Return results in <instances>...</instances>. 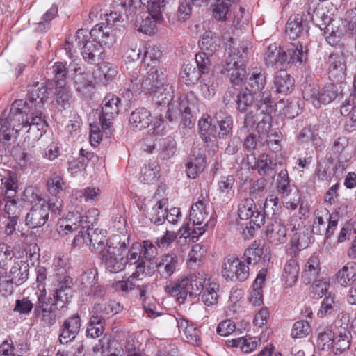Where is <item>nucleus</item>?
I'll list each match as a JSON object with an SVG mask.
<instances>
[{"mask_svg":"<svg viewBox=\"0 0 356 356\" xmlns=\"http://www.w3.org/2000/svg\"><path fill=\"white\" fill-rule=\"evenodd\" d=\"M124 87L132 95L144 92L156 97V103L165 106L174 96L172 86L163 82V72L159 66L153 65L149 67L145 75L140 79V69L134 66H127Z\"/></svg>","mask_w":356,"mask_h":356,"instance_id":"f257e3e1","label":"nucleus"},{"mask_svg":"<svg viewBox=\"0 0 356 356\" xmlns=\"http://www.w3.org/2000/svg\"><path fill=\"white\" fill-rule=\"evenodd\" d=\"M227 56L221 73L229 78L233 85H239L246 74V63L249 57L248 44L231 42L226 49Z\"/></svg>","mask_w":356,"mask_h":356,"instance_id":"f03ea898","label":"nucleus"},{"mask_svg":"<svg viewBox=\"0 0 356 356\" xmlns=\"http://www.w3.org/2000/svg\"><path fill=\"white\" fill-rule=\"evenodd\" d=\"M29 108L22 99H17L11 104L8 113L6 111L2 113L0 118V132L5 140H10L13 131L18 134L26 126L31 115L28 113Z\"/></svg>","mask_w":356,"mask_h":356,"instance_id":"7ed1b4c3","label":"nucleus"},{"mask_svg":"<svg viewBox=\"0 0 356 356\" xmlns=\"http://www.w3.org/2000/svg\"><path fill=\"white\" fill-rule=\"evenodd\" d=\"M34 316L38 318L44 327H51L56 322V318L61 316L67 311L66 306H62L47 294L38 293Z\"/></svg>","mask_w":356,"mask_h":356,"instance_id":"20e7f679","label":"nucleus"},{"mask_svg":"<svg viewBox=\"0 0 356 356\" xmlns=\"http://www.w3.org/2000/svg\"><path fill=\"white\" fill-rule=\"evenodd\" d=\"M302 96L306 101H309L318 108L321 104H327L338 96V89L334 83H327L322 88L306 81L302 84Z\"/></svg>","mask_w":356,"mask_h":356,"instance_id":"39448f33","label":"nucleus"},{"mask_svg":"<svg viewBox=\"0 0 356 356\" xmlns=\"http://www.w3.org/2000/svg\"><path fill=\"white\" fill-rule=\"evenodd\" d=\"M276 188L280 195L284 207L291 210H295L300 203V194L298 187L290 183L288 171L282 170L277 175Z\"/></svg>","mask_w":356,"mask_h":356,"instance_id":"423d86ee","label":"nucleus"},{"mask_svg":"<svg viewBox=\"0 0 356 356\" xmlns=\"http://www.w3.org/2000/svg\"><path fill=\"white\" fill-rule=\"evenodd\" d=\"M197 103V99L194 92H190L181 95L176 100L173 97L165 105H168L165 118L172 122L179 117L188 118L191 115V109Z\"/></svg>","mask_w":356,"mask_h":356,"instance_id":"0eeeda50","label":"nucleus"},{"mask_svg":"<svg viewBox=\"0 0 356 356\" xmlns=\"http://www.w3.org/2000/svg\"><path fill=\"white\" fill-rule=\"evenodd\" d=\"M209 202L203 198L196 202L192 205L190 212V219L193 221V229L191 232L192 238L197 239L202 236L206 231L207 228L214 225V220L211 219L209 221L205 220L208 216L207 211V205Z\"/></svg>","mask_w":356,"mask_h":356,"instance_id":"6e6552de","label":"nucleus"},{"mask_svg":"<svg viewBox=\"0 0 356 356\" xmlns=\"http://www.w3.org/2000/svg\"><path fill=\"white\" fill-rule=\"evenodd\" d=\"M249 266L234 255H228L222 264V275L227 281L244 282L249 277Z\"/></svg>","mask_w":356,"mask_h":356,"instance_id":"1a4fd4ad","label":"nucleus"},{"mask_svg":"<svg viewBox=\"0 0 356 356\" xmlns=\"http://www.w3.org/2000/svg\"><path fill=\"white\" fill-rule=\"evenodd\" d=\"M69 67L72 72L73 86L77 94L81 97H90L95 89L94 78L89 72L83 71L79 63L71 62Z\"/></svg>","mask_w":356,"mask_h":356,"instance_id":"9d476101","label":"nucleus"},{"mask_svg":"<svg viewBox=\"0 0 356 356\" xmlns=\"http://www.w3.org/2000/svg\"><path fill=\"white\" fill-rule=\"evenodd\" d=\"M257 110L260 111L259 115H262V117L257 122L256 129L259 134L263 136H268L271 127V113L275 110L270 92H261L259 99L257 101Z\"/></svg>","mask_w":356,"mask_h":356,"instance_id":"9b49d317","label":"nucleus"},{"mask_svg":"<svg viewBox=\"0 0 356 356\" xmlns=\"http://www.w3.org/2000/svg\"><path fill=\"white\" fill-rule=\"evenodd\" d=\"M57 282L56 288L53 290L51 296L52 299L63 307L66 306L68 309V305L72 298V278L63 272L56 273Z\"/></svg>","mask_w":356,"mask_h":356,"instance_id":"f8f14e48","label":"nucleus"},{"mask_svg":"<svg viewBox=\"0 0 356 356\" xmlns=\"http://www.w3.org/2000/svg\"><path fill=\"white\" fill-rule=\"evenodd\" d=\"M120 102V99L113 94H108L103 99L100 120L102 128L106 134L110 133L111 120L118 114Z\"/></svg>","mask_w":356,"mask_h":356,"instance_id":"ddd939ff","label":"nucleus"},{"mask_svg":"<svg viewBox=\"0 0 356 356\" xmlns=\"http://www.w3.org/2000/svg\"><path fill=\"white\" fill-rule=\"evenodd\" d=\"M238 215L241 220H252L257 227L264 224L262 209L255 204L252 198L248 197L241 201L238 206Z\"/></svg>","mask_w":356,"mask_h":356,"instance_id":"4468645a","label":"nucleus"},{"mask_svg":"<svg viewBox=\"0 0 356 356\" xmlns=\"http://www.w3.org/2000/svg\"><path fill=\"white\" fill-rule=\"evenodd\" d=\"M100 256L106 268L111 273H116L122 271L127 264V260L120 248L108 246V249Z\"/></svg>","mask_w":356,"mask_h":356,"instance_id":"2eb2a0df","label":"nucleus"},{"mask_svg":"<svg viewBox=\"0 0 356 356\" xmlns=\"http://www.w3.org/2000/svg\"><path fill=\"white\" fill-rule=\"evenodd\" d=\"M289 229L288 225H284L281 220H277L275 218L266 226V239L273 245L284 244L287 241V232Z\"/></svg>","mask_w":356,"mask_h":356,"instance_id":"dca6fc26","label":"nucleus"},{"mask_svg":"<svg viewBox=\"0 0 356 356\" xmlns=\"http://www.w3.org/2000/svg\"><path fill=\"white\" fill-rule=\"evenodd\" d=\"M47 127V122L40 110L31 113L24 126V127H29L26 131L27 137L33 140H38L46 133Z\"/></svg>","mask_w":356,"mask_h":356,"instance_id":"f3484780","label":"nucleus"},{"mask_svg":"<svg viewBox=\"0 0 356 356\" xmlns=\"http://www.w3.org/2000/svg\"><path fill=\"white\" fill-rule=\"evenodd\" d=\"M290 229L293 232L291 240V245L296 247L299 250L307 248L312 241V231L309 227L305 225L296 224L291 222L288 224Z\"/></svg>","mask_w":356,"mask_h":356,"instance_id":"a211bd4d","label":"nucleus"},{"mask_svg":"<svg viewBox=\"0 0 356 356\" xmlns=\"http://www.w3.org/2000/svg\"><path fill=\"white\" fill-rule=\"evenodd\" d=\"M121 311L118 302L113 300L102 301L95 303L90 312V316L106 323V320L110 318Z\"/></svg>","mask_w":356,"mask_h":356,"instance_id":"6ab92c4d","label":"nucleus"},{"mask_svg":"<svg viewBox=\"0 0 356 356\" xmlns=\"http://www.w3.org/2000/svg\"><path fill=\"white\" fill-rule=\"evenodd\" d=\"M179 332H183L188 343L194 346L202 345L201 331L193 322L179 315L176 318Z\"/></svg>","mask_w":356,"mask_h":356,"instance_id":"aec40b11","label":"nucleus"},{"mask_svg":"<svg viewBox=\"0 0 356 356\" xmlns=\"http://www.w3.org/2000/svg\"><path fill=\"white\" fill-rule=\"evenodd\" d=\"M328 78L332 83L341 82L346 77V66L343 56L332 54L328 58Z\"/></svg>","mask_w":356,"mask_h":356,"instance_id":"412c9836","label":"nucleus"},{"mask_svg":"<svg viewBox=\"0 0 356 356\" xmlns=\"http://www.w3.org/2000/svg\"><path fill=\"white\" fill-rule=\"evenodd\" d=\"M81 325V318L77 314L65 320L61 326L59 335L60 343L65 344L74 339L79 333Z\"/></svg>","mask_w":356,"mask_h":356,"instance_id":"4be33fe9","label":"nucleus"},{"mask_svg":"<svg viewBox=\"0 0 356 356\" xmlns=\"http://www.w3.org/2000/svg\"><path fill=\"white\" fill-rule=\"evenodd\" d=\"M193 282L188 277H184L176 282H171L165 286V291L175 296L178 302L184 303L187 296L193 293Z\"/></svg>","mask_w":356,"mask_h":356,"instance_id":"5701e85b","label":"nucleus"},{"mask_svg":"<svg viewBox=\"0 0 356 356\" xmlns=\"http://www.w3.org/2000/svg\"><path fill=\"white\" fill-rule=\"evenodd\" d=\"M88 247L94 253L100 255L108 249L106 230L88 228Z\"/></svg>","mask_w":356,"mask_h":356,"instance_id":"b1692460","label":"nucleus"},{"mask_svg":"<svg viewBox=\"0 0 356 356\" xmlns=\"http://www.w3.org/2000/svg\"><path fill=\"white\" fill-rule=\"evenodd\" d=\"M179 264L176 254L168 253L163 255L156 262L157 270L162 277L168 279L178 270Z\"/></svg>","mask_w":356,"mask_h":356,"instance_id":"393cba45","label":"nucleus"},{"mask_svg":"<svg viewBox=\"0 0 356 356\" xmlns=\"http://www.w3.org/2000/svg\"><path fill=\"white\" fill-rule=\"evenodd\" d=\"M49 212L46 205L35 204L26 216V224L29 227L36 228L43 226L48 220Z\"/></svg>","mask_w":356,"mask_h":356,"instance_id":"a878e982","label":"nucleus"},{"mask_svg":"<svg viewBox=\"0 0 356 356\" xmlns=\"http://www.w3.org/2000/svg\"><path fill=\"white\" fill-rule=\"evenodd\" d=\"M244 257L248 265L261 263L265 266L270 261V254L264 252L263 247L254 242L245 250Z\"/></svg>","mask_w":356,"mask_h":356,"instance_id":"bb28decb","label":"nucleus"},{"mask_svg":"<svg viewBox=\"0 0 356 356\" xmlns=\"http://www.w3.org/2000/svg\"><path fill=\"white\" fill-rule=\"evenodd\" d=\"M131 128L135 131L145 129L151 124L152 115L145 108H139L132 111L129 118Z\"/></svg>","mask_w":356,"mask_h":356,"instance_id":"cd10ccee","label":"nucleus"},{"mask_svg":"<svg viewBox=\"0 0 356 356\" xmlns=\"http://www.w3.org/2000/svg\"><path fill=\"white\" fill-rule=\"evenodd\" d=\"M157 148L159 156L163 160H168L174 156L177 151V143L174 138L168 136L160 138L158 143H154L147 150L152 152V149Z\"/></svg>","mask_w":356,"mask_h":356,"instance_id":"c85d7f7f","label":"nucleus"},{"mask_svg":"<svg viewBox=\"0 0 356 356\" xmlns=\"http://www.w3.org/2000/svg\"><path fill=\"white\" fill-rule=\"evenodd\" d=\"M351 334L345 327L336 329L332 339V349L335 355H341L349 349Z\"/></svg>","mask_w":356,"mask_h":356,"instance_id":"c756f323","label":"nucleus"},{"mask_svg":"<svg viewBox=\"0 0 356 356\" xmlns=\"http://www.w3.org/2000/svg\"><path fill=\"white\" fill-rule=\"evenodd\" d=\"M266 84V75L261 67H252L248 74L246 87L250 91L257 93L264 88Z\"/></svg>","mask_w":356,"mask_h":356,"instance_id":"7c9ffc66","label":"nucleus"},{"mask_svg":"<svg viewBox=\"0 0 356 356\" xmlns=\"http://www.w3.org/2000/svg\"><path fill=\"white\" fill-rule=\"evenodd\" d=\"M273 84L277 92L287 95L293 90L294 79L286 70H280L275 74Z\"/></svg>","mask_w":356,"mask_h":356,"instance_id":"2f4dec72","label":"nucleus"},{"mask_svg":"<svg viewBox=\"0 0 356 356\" xmlns=\"http://www.w3.org/2000/svg\"><path fill=\"white\" fill-rule=\"evenodd\" d=\"M48 88L44 83L37 82L29 90L28 100L35 106V110L41 108L48 98Z\"/></svg>","mask_w":356,"mask_h":356,"instance_id":"473e14b6","label":"nucleus"},{"mask_svg":"<svg viewBox=\"0 0 356 356\" xmlns=\"http://www.w3.org/2000/svg\"><path fill=\"white\" fill-rule=\"evenodd\" d=\"M142 49V58L145 65L150 67L153 65L159 66L163 56L160 47L153 43H145Z\"/></svg>","mask_w":356,"mask_h":356,"instance_id":"72a5a7b5","label":"nucleus"},{"mask_svg":"<svg viewBox=\"0 0 356 356\" xmlns=\"http://www.w3.org/2000/svg\"><path fill=\"white\" fill-rule=\"evenodd\" d=\"M267 268H263L261 269L252 285V291L250 293V302L254 306H259L263 303V291L262 286L265 282Z\"/></svg>","mask_w":356,"mask_h":356,"instance_id":"f704fd0d","label":"nucleus"},{"mask_svg":"<svg viewBox=\"0 0 356 356\" xmlns=\"http://www.w3.org/2000/svg\"><path fill=\"white\" fill-rule=\"evenodd\" d=\"M321 270L320 261L317 255H312L302 273V280L305 284L316 280Z\"/></svg>","mask_w":356,"mask_h":356,"instance_id":"c9c22d12","label":"nucleus"},{"mask_svg":"<svg viewBox=\"0 0 356 356\" xmlns=\"http://www.w3.org/2000/svg\"><path fill=\"white\" fill-rule=\"evenodd\" d=\"M29 266L24 261L15 262L9 272V278L17 286L22 285L29 278Z\"/></svg>","mask_w":356,"mask_h":356,"instance_id":"e433bc0d","label":"nucleus"},{"mask_svg":"<svg viewBox=\"0 0 356 356\" xmlns=\"http://www.w3.org/2000/svg\"><path fill=\"white\" fill-rule=\"evenodd\" d=\"M286 53L288 55L287 65H300L306 62L307 59V51L303 50L302 43L300 41L293 42L287 49Z\"/></svg>","mask_w":356,"mask_h":356,"instance_id":"4c0bfd02","label":"nucleus"},{"mask_svg":"<svg viewBox=\"0 0 356 356\" xmlns=\"http://www.w3.org/2000/svg\"><path fill=\"white\" fill-rule=\"evenodd\" d=\"M300 268L296 259H289L284 266L282 279L286 287H291L297 282Z\"/></svg>","mask_w":356,"mask_h":356,"instance_id":"58836bf2","label":"nucleus"},{"mask_svg":"<svg viewBox=\"0 0 356 356\" xmlns=\"http://www.w3.org/2000/svg\"><path fill=\"white\" fill-rule=\"evenodd\" d=\"M220 285L216 282H209L203 286L200 294L201 300L207 306H213L218 303Z\"/></svg>","mask_w":356,"mask_h":356,"instance_id":"ea45409f","label":"nucleus"},{"mask_svg":"<svg viewBox=\"0 0 356 356\" xmlns=\"http://www.w3.org/2000/svg\"><path fill=\"white\" fill-rule=\"evenodd\" d=\"M206 167L205 157L200 154L197 156H190L186 164V172L187 176L191 179H195Z\"/></svg>","mask_w":356,"mask_h":356,"instance_id":"a19ab883","label":"nucleus"},{"mask_svg":"<svg viewBox=\"0 0 356 356\" xmlns=\"http://www.w3.org/2000/svg\"><path fill=\"white\" fill-rule=\"evenodd\" d=\"M337 282L343 286H348L356 282V264L353 261L347 263L337 273Z\"/></svg>","mask_w":356,"mask_h":356,"instance_id":"79ce46f5","label":"nucleus"},{"mask_svg":"<svg viewBox=\"0 0 356 356\" xmlns=\"http://www.w3.org/2000/svg\"><path fill=\"white\" fill-rule=\"evenodd\" d=\"M199 46L205 54L213 55L220 46V39L211 31H207L199 40Z\"/></svg>","mask_w":356,"mask_h":356,"instance_id":"37998d69","label":"nucleus"},{"mask_svg":"<svg viewBox=\"0 0 356 356\" xmlns=\"http://www.w3.org/2000/svg\"><path fill=\"white\" fill-rule=\"evenodd\" d=\"M286 33L293 40L302 35L307 36V27L302 24V17L298 15L293 20L289 18L286 25Z\"/></svg>","mask_w":356,"mask_h":356,"instance_id":"c03bdc74","label":"nucleus"},{"mask_svg":"<svg viewBox=\"0 0 356 356\" xmlns=\"http://www.w3.org/2000/svg\"><path fill=\"white\" fill-rule=\"evenodd\" d=\"M255 94L256 93L250 91L248 88H245L238 92L235 102L236 108L240 113H246L255 106L253 104Z\"/></svg>","mask_w":356,"mask_h":356,"instance_id":"a18cd8bd","label":"nucleus"},{"mask_svg":"<svg viewBox=\"0 0 356 356\" xmlns=\"http://www.w3.org/2000/svg\"><path fill=\"white\" fill-rule=\"evenodd\" d=\"M259 341V340L256 337H240L227 340L226 346L227 347L239 348L242 352L248 353L257 348Z\"/></svg>","mask_w":356,"mask_h":356,"instance_id":"49530a36","label":"nucleus"},{"mask_svg":"<svg viewBox=\"0 0 356 356\" xmlns=\"http://www.w3.org/2000/svg\"><path fill=\"white\" fill-rule=\"evenodd\" d=\"M340 310L339 303L335 300L334 296L331 293L323 298L317 315L318 317L323 318L329 315H335Z\"/></svg>","mask_w":356,"mask_h":356,"instance_id":"de8ad7c7","label":"nucleus"},{"mask_svg":"<svg viewBox=\"0 0 356 356\" xmlns=\"http://www.w3.org/2000/svg\"><path fill=\"white\" fill-rule=\"evenodd\" d=\"M232 10L233 11L232 25L236 29H245L249 23L250 13L238 3L233 4Z\"/></svg>","mask_w":356,"mask_h":356,"instance_id":"09e8293b","label":"nucleus"},{"mask_svg":"<svg viewBox=\"0 0 356 356\" xmlns=\"http://www.w3.org/2000/svg\"><path fill=\"white\" fill-rule=\"evenodd\" d=\"M71 97L72 92L69 86H56V102L58 111H62L70 107Z\"/></svg>","mask_w":356,"mask_h":356,"instance_id":"8fccbe9b","label":"nucleus"},{"mask_svg":"<svg viewBox=\"0 0 356 356\" xmlns=\"http://www.w3.org/2000/svg\"><path fill=\"white\" fill-rule=\"evenodd\" d=\"M103 52L102 44L97 42H87L82 47L81 54L84 60L88 63H93L97 56Z\"/></svg>","mask_w":356,"mask_h":356,"instance_id":"3c124183","label":"nucleus"},{"mask_svg":"<svg viewBox=\"0 0 356 356\" xmlns=\"http://www.w3.org/2000/svg\"><path fill=\"white\" fill-rule=\"evenodd\" d=\"M199 133L202 140L207 143L216 135L215 126L211 124V119L209 115H204L198 122Z\"/></svg>","mask_w":356,"mask_h":356,"instance_id":"603ef678","label":"nucleus"},{"mask_svg":"<svg viewBox=\"0 0 356 356\" xmlns=\"http://www.w3.org/2000/svg\"><path fill=\"white\" fill-rule=\"evenodd\" d=\"M297 141L300 144L311 142L316 148L321 144V139L318 133L311 127H304L297 136Z\"/></svg>","mask_w":356,"mask_h":356,"instance_id":"864d4df0","label":"nucleus"},{"mask_svg":"<svg viewBox=\"0 0 356 356\" xmlns=\"http://www.w3.org/2000/svg\"><path fill=\"white\" fill-rule=\"evenodd\" d=\"M160 167L157 163H149L141 170L140 181L145 184L154 183L159 178Z\"/></svg>","mask_w":356,"mask_h":356,"instance_id":"5fc2aeb1","label":"nucleus"},{"mask_svg":"<svg viewBox=\"0 0 356 356\" xmlns=\"http://www.w3.org/2000/svg\"><path fill=\"white\" fill-rule=\"evenodd\" d=\"M66 62H56L51 68L56 86L67 85L66 80L68 76V69L66 67Z\"/></svg>","mask_w":356,"mask_h":356,"instance_id":"6e6d98bb","label":"nucleus"},{"mask_svg":"<svg viewBox=\"0 0 356 356\" xmlns=\"http://www.w3.org/2000/svg\"><path fill=\"white\" fill-rule=\"evenodd\" d=\"M341 114L350 120V127L353 129L356 128V100L345 99L340 106Z\"/></svg>","mask_w":356,"mask_h":356,"instance_id":"4d7b16f0","label":"nucleus"},{"mask_svg":"<svg viewBox=\"0 0 356 356\" xmlns=\"http://www.w3.org/2000/svg\"><path fill=\"white\" fill-rule=\"evenodd\" d=\"M209 0H184L179 6L177 18L179 21L185 22L189 18L192 12V6H200Z\"/></svg>","mask_w":356,"mask_h":356,"instance_id":"13d9d810","label":"nucleus"},{"mask_svg":"<svg viewBox=\"0 0 356 356\" xmlns=\"http://www.w3.org/2000/svg\"><path fill=\"white\" fill-rule=\"evenodd\" d=\"M330 217V213L327 209L315 213L312 232L314 234L325 235L327 228V223Z\"/></svg>","mask_w":356,"mask_h":356,"instance_id":"bf43d9fd","label":"nucleus"},{"mask_svg":"<svg viewBox=\"0 0 356 356\" xmlns=\"http://www.w3.org/2000/svg\"><path fill=\"white\" fill-rule=\"evenodd\" d=\"M48 191L54 196H61L65 191V183L63 177L58 174H53L47 183Z\"/></svg>","mask_w":356,"mask_h":356,"instance_id":"052dcab7","label":"nucleus"},{"mask_svg":"<svg viewBox=\"0 0 356 356\" xmlns=\"http://www.w3.org/2000/svg\"><path fill=\"white\" fill-rule=\"evenodd\" d=\"M235 4L234 0H218L213 8L214 18L218 21H225L228 11Z\"/></svg>","mask_w":356,"mask_h":356,"instance_id":"680f3d73","label":"nucleus"},{"mask_svg":"<svg viewBox=\"0 0 356 356\" xmlns=\"http://www.w3.org/2000/svg\"><path fill=\"white\" fill-rule=\"evenodd\" d=\"M118 346H122L117 341H111L110 339L104 336L98 342L92 347V351L95 353L104 354L106 353H113L115 351V348Z\"/></svg>","mask_w":356,"mask_h":356,"instance_id":"e2e57ef3","label":"nucleus"},{"mask_svg":"<svg viewBox=\"0 0 356 356\" xmlns=\"http://www.w3.org/2000/svg\"><path fill=\"white\" fill-rule=\"evenodd\" d=\"M200 76L201 73L193 65L186 64L182 66L181 77L186 85L195 83Z\"/></svg>","mask_w":356,"mask_h":356,"instance_id":"0e129e2a","label":"nucleus"},{"mask_svg":"<svg viewBox=\"0 0 356 356\" xmlns=\"http://www.w3.org/2000/svg\"><path fill=\"white\" fill-rule=\"evenodd\" d=\"M166 200L158 201L155 206L152 209L149 213V218L152 222L156 225H161L165 221L166 209L163 208L165 204Z\"/></svg>","mask_w":356,"mask_h":356,"instance_id":"69168bd1","label":"nucleus"},{"mask_svg":"<svg viewBox=\"0 0 356 356\" xmlns=\"http://www.w3.org/2000/svg\"><path fill=\"white\" fill-rule=\"evenodd\" d=\"M105 330V323L90 316L86 329V336L92 339L102 336Z\"/></svg>","mask_w":356,"mask_h":356,"instance_id":"338daca9","label":"nucleus"},{"mask_svg":"<svg viewBox=\"0 0 356 356\" xmlns=\"http://www.w3.org/2000/svg\"><path fill=\"white\" fill-rule=\"evenodd\" d=\"M343 24L345 34L350 38H353L356 34V8L346 12Z\"/></svg>","mask_w":356,"mask_h":356,"instance_id":"774afa93","label":"nucleus"}]
</instances>
